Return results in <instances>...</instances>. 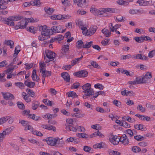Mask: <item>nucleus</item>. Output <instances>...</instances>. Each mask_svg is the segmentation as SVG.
<instances>
[{"mask_svg": "<svg viewBox=\"0 0 155 155\" xmlns=\"http://www.w3.org/2000/svg\"><path fill=\"white\" fill-rule=\"evenodd\" d=\"M97 29V27L96 26L90 27L88 29L85 27H82L81 28L83 35L87 36H91L94 34Z\"/></svg>", "mask_w": 155, "mask_h": 155, "instance_id": "nucleus-1", "label": "nucleus"}, {"mask_svg": "<svg viewBox=\"0 0 155 155\" xmlns=\"http://www.w3.org/2000/svg\"><path fill=\"white\" fill-rule=\"evenodd\" d=\"M91 84L89 83H86L82 86V89L84 90L83 92L86 94V95L90 96L94 94L93 90L91 88Z\"/></svg>", "mask_w": 155, "mask_h": 155, "instance_id": "nucleus-2", "label": "nucleus"}, {"mask_svg": "<svg viewBox=\"0 0 155 155\" xmlns=\"http://www.w3.org/2000/svg\"><path fill=\"white\" fill-rule=\"evenodd\" d=\"M21 19V17L10 16L8 17L7 19L4 21L5 23L9 26H13L15 25L13 21H16Z\"/></svg>", "mask_w": 155, "mask_h": 155, "instance_id": "nucleus-3", "label": "nucleus"}, {"mask_svg": "<svg viewBox=\"0 0 155 155\" xmlns=\"http://www.w3.org/2000/svg\"><path fill=\"white\" fill-rule=\"evenodd\" d=\"M39 30L41 32V35H42L46 36V37H47V38H50V29L47 28L46 25L40 26L39 28Z\"/></svg>", "mask_w": 155, "mask_h": 155, "instance_id": "nucleus-4", "label": "nucleus"}, {"mask_svg": "<svg viewBox=\"0 0 155 155\" xmlns=\"http://www.w3.org/2000/svg\"><path fill=\"white\" fill-rule=\"evenodd\" d=\"M28 24L27 21L25 19L21 20L20 22H18L17 25L15 26V29L17 30L19 28L24 29L26 27Z\"/></svg>", "mask_w": 155, "mask_h": 155, "instance_id": "nucleus-5", "label": "nucleus"}, {"mask_svg": "<svg viewBox=\"0 0 155 155\" xmlns=\"http://www.w3.org/2000/svg\"><path fill=\"white\" fill-rule=\"evenodd\" d=\"M45 53L47 57L50 60V61L54 60L56 56V54L54 52L51 51L49 50H46Z\"/></svg>", "mask_w": 155, "mask_h": 155, "instance_id": "nucleus-6", "label": "nucleus"}, {"mask_svg": "<svg viewBox=\"0 0 155 155\" xmlns=\"http://www.w3.org/2000/svg\"><path fill=\"white\" fill-rule=\"evenodd\" d=\"M88 73L87 71L83 70L79 71L73 74L76 77L80 78H84L87 77L88 75Z\"/></svg>", "mask_w": 155, "mask_h": 155, "instance_id": "nucleus-7", "label": "nucleus"}, {"mask_svg": "<svg viewBox=\"0 0 155 155\" xmlns=\"http://www.w3.org/2000/svg\"><path fill=\"white\" fill-rule=\"evenodd\" d=\"M56 137L54 138L53 137H49L47 138L46 139V141L47 144L51 146H55L56 144Z\"/></svg>", "mask_w": 155, "mask_h": 155, "instance_id": "nucleus-8", "label": "nucleus"}, {"mask_svg": "<svg viewBox=\"0 0 155 155\" xmlns=\"http://www.w3.org/2000/svg\"><path fill=\"white\" fill-rule=\"evenodd\" d=\"M144 84L148 82V81L152 78V75L151 72H148L145 75L141 76Z\"/></svg>", "mask_w": 155, "mask_h": 155, "instance_id": "nucleus-9", "label": "nucleus"}, {"mask_svg": "<svg viewBox=\"0 0 155 155\" xmlns=\"http://www.w3.org/2000/svg\"><path fill=\"white\" fill-rule=\"evenodd\" d=\"M109 140L114 145H117L118 143L120 141V139L117 136H112L111 138H110Z\"/></svg>", "mask_w": 155, "mask_h": 155, "instance_id": "nucleus-10", "label": "nucleus"}, {"mask_svg": "<svg viewBox=\"0 0 155 155\" xmlns=\"http://www.w3.org/2000/svg\"><path fill=\"white\" fill-rule=\"evenodd\" d=\"M56 144L55 146L58 147H63L65 144L64 142L61 139L58 137H56Z\"/></svg>", "mask_w": 155, "mask_h": 155, "instance_id": "nucleus-11", "label": "nucleus"}, {"mask_svg": "<svg viewBox=\"0 0 155 155\" xmlns=\"http://www.w3.org/2000/svg\"><path fill=\"white\" fill-rule=\"evenodd\" d=\"M83 56H82L81 57L75 58L74 60H73L71 63V66L70 64L68 65H64L63 67V68H71V66H73L77 63H78L82 58Z\"/></svg>", "mask_w": 155, "mask_h": 155, "instance_id": "nucleus-12", "label": "nucleus"}, {"mask_svg": "<svg viewBox=\"0 0 155 155\" xmlns=\"http://www.w3.org/2000/svg\"><path fill=\"white\" fill-rule=\"evenodd\" d=\"M15 127L13 126L7 128L3 131L2 133L3 134L4 136L6 135H8L11 133V132L14 130Z\"/></svg>", "mask_w": 155, "mask_h": 155, "instance_id": "nucleus-13", "label": "nucleus"}, {"mask_svg": "<svg viewBox=\"0 0 155 155\" xmlns=\"http://www.w3.org/2000/svg\"><path fill=\"white\" fill-rule=\"evenodd\" d=\"M2 94L3 95L4 99L6 100H11L15 98L14 95L10 93H3Z\"/></svg>", "mask_w": 155, "mask_h": 155, "instance_id": "nucleus-14", "label": "nucleus"}, {"mask_svg": "<svg viewBox=\"0 0 155 155\" xmlns=\"http://www.w3.org/2000/svg\"><path fill=\"white\" fill-rule=\"evenodd\" d=\"M45 68H41L40 72L42 73V76L43 78H45L46 76L48 77L51 75V72L50 71H46Z\"/></svg>", "mask_w": 155, "mask_h": 155, "instance_id": "nucleus-15", "label": "nucleus"}, {"mask_svg": "<svg viewBox=\"0 0 155 155\" xmlns=\"http://www.w3.org/2000/svg\"><path fill=\"white\" fill-rule=\"evenodd\" d=\"M61 76L65 81L67 82H70V75L68 73L66 72H63L61 73Z\"/></svg>", "mask_w": 155, "mask_h": 155, "instance_id": "nucleus-16", "label": "nucleus"}, {"mask_svg": "<svg viewBox=\"0 0 155 155\" xmlns=\"http://www.w3.org/2000/svg\"><path fill=\"white\" fill-rule=\"evenodd\" d=\"M61 27L60 25L54 26L51 28V30L54 33H58L61 32Z\"/></svg>", "mask_w": 155, "mask_h": 155, "instance_id": "nucleus-17", "label": "nucleus"}, {"mask_svg": "<svg viewBox=\"0 0 155 155\" xmlns=\"http://www.w3.org/2000/svg\"><path fill=\"white\" fill-rule=\"evenodd\" d=\"M41 127L43 129H45L49 130H52L54 131H55L56 130V128L53 126L47 124H42L41 125Z\"/></svg>", "mask_w": 155, "mask_h": 155, "instance_id": "nucleus-18", "label": "nucleus"}, {"mask_svg": "<svg viewBox=\"0 0 155 155\" xmlns=\"http://www.w3.org/2000/svg\"><path fill=\"white\" fill-rule=\"evenodd\" d=\"M31 77L33 81L38 82V81L39 78H38V76L36 74V70L34 69L33 70L32 74Z\"/></svg>", "mask_w": 155, "mask_h": 155, "instance_id": "nucleus-19", "label": "nucleus"}, {"mask_svg": "<svg viewBox=\"0 0 155 155\" xmlns=\"http://www.w3.org/2000/svg\"><path fill=\"white\" fill-rule=\"evenodd\" d=\"M64 37L63 36L61 35H59L57 36L55 38H52L50 40V43L53 42L54 41L56 40H57L58 41H59L63 40L64 39Z\"/></svg>", "mask_w": 155, "mask_h": 155, "instance_id": "nucleus-20", "label": "nucleus"}, {"mask_svg": "<svg viewBox=\"0 0 155 155\" xmlns=\"http://www.w3.org/2000/svg\"><path fill=\"white\" fill-rule=\"evenodd\" d=\"M104 145L105 143H104L101 142L100 143H97L94 144L93 145V147L95 149H101L103 148Z\"/></svg>", "mask_w": 155, "mask_h": 155, "instance_id": "nucleus-21", "label": "nucleus"}, {"mask_svg": "<svg viewBox=\"0 0 155 155\" xmlns=\"http://www.w3.org/2000/svg\"><path fill=\"white\" fill-rule=\"evenodd\" d=\"M122 119L127 120L130 123H133L135 121V119L134 118H131L128 116H126L123 117Z\"/></svg>", "mask_w": 155, "mask_h": 155, "instance_id": "nucleus-22", "label": "nucleus"}, {"mask_svg": "<svg viewBox=\"0 0 155 155\" xmlns=\"http://www.w3.org/2000/svg\"><path fill=\"white\" fill-rule=\"evenodd\" d=\"M101 31L104 35L105 36L107 37H109L111 35V31L105 28L103 29Z\"/></svg>", "mask_w": 155, "mask_h": 155, "instance_id": "nucleus-23", "label": "nucleus"}, {"mask_svg": "<svg viewBox=\"0 0 155 155\" xmlns=\"http://www.w3.org/2000/svg\"><path fill=\"white\" fill-rule=\"evenodd\" d=\"M5 43L7 45L9 46L11 48H13L14 46V42L13 41L11 40H5Z\"/></svg>", "mask_w": 155, "mask_h": 155, "instance_id": "nucleus-24", "label": "nucleus"}, {"mask_svg": "<svg viewBox=\"0 0 155 155\" xmlns=\"http://www.w3.org/2000/svg\"><path fill=\"white\" fill-rule=\"evenodd\" d=\"M65 125L66 126V129L67 130L72 131H76L77 129L76 127H74L70 125L65 124Z\"/></svg>", "mask_w": 155, "mask_h": 155, "instance_id": "nucleus-25", "label": "nucleus"}, {"mask_svg": "<svg viewBox=\"0 0 155 155\" xmlns=\"http://www.w3.org/2000/svg\"><path fill=\"white\" fill-rule=\"evenodd\" d=\"M77 47L78 49L81 48H83L84 47V42L81 40H79L78 41L77 43Z\"/></svg>", "mask_w": 155, "mask_h": 155, "instance_id": "nucleus-26", "label": "nucleus"}, {"mask_svg": "<svg viewBox=\"0 0 155 155\" xmlns=\"http://www.w3.org/2000/svg\"><path fill=\"white\" fill-rule=\"evenodd\" d=\"M69 49V46L68 45H64L61 49V53L63 54H65Z\"/></svg>", "mask_w": 155, "mask_h": 155, "instance_id": "nucleus-27", "label": "nucleus"}, {"mask_svg": "<svg viewBox=\"0 0 155 155\" xmlns=\"http://www.w3.org/2000/svg\"><path fill=\"white\" fill-rule=\"evenodd\" d=\"M45 10L46 12L49 15L51 14L54 11L52 8H50L48 7H45Z\"/></svg>", "mask_w": 155, "mask_h": 155, "instance_id": "nucleus-28", "label": "nucleus"}, {"mask_svg": "<svg viewBox=\"0 0 155 155\" xmlns=\"http://www.w3.org/2000/svg\"><path fill=\"white\" fill-rule=\"evenodd\" d=\"M20 47L19 45H18L15 47V53L13 55L14 57H16L20 51Z\"/></svg>", "mask_w": 155, "mask_h": 155, "instance_id": "nucleus-29", "label": "nucleus"}, {"mask_svg": "<svg viewBox=\"0 0 155 155\" xmlns=\"http://www.w3.org/2000/svg\"><path fill=\"white\" fill-rule=\"evenodd\" d=\"M25 84L30 88H32L34 86L35 83V82H33L30 81L27 82L26 81H25Z\"/></svg>", "mask_w": 155, "mask_h": 155, "instance_id": "nucleus-30", "label": "nucleus"}, {"mask_svg": "<svg viewBox=\"0 0 155 155\" xmlns=\"http://www.w3.org/2000/svg\"><path fill=\"white\" fill-rule=\"evenodd\" d=\"M86 0H81L77 4V5L79 7H82L85 5Z\"/></svg>", "mask_w": 155, "mask_h": 155, "instance_id": "nucleus-31", "label": "nucleus"}, {"mask_svg": "<svg viewBox=\"0 0 155 155\" xmlns=\"http://www.w3.org/2000/svg\"><path fill=\"white\" fill-rule=\"evenodd\" d=\"M77 136L78 137L81 138H87L88 137V135L84 133L77 134Z\"/></svg>", "mask_w": 155, "mask_h": 155, "instance_id": "nucleus-32", "label": "nucleus"}, {"mask_svg": "<svg viewBox=\"0 0 155 155\" xmlns=\"http://www.w3.org/2000/svg\"><path fill=\"white\" fill-rule=\"evenodd\" d=\"M137 3L142 6H146L148 4V2L143 0H138L137 1Z\"/></svg>", "mask_w": 155, "mask_h": 155, "instance_id": "nucleus-33", "label": "nucleus"}, {"mask_svg": "<svg viewBox=\"0 0 155 155\" xmlns=\"http://www.w3.org/2000/svg\"><path fill=\"white\" fill-rule=\"evenodd\" d=\"M9 118V116L2 117L0 118V125L5 122Z\"/></svg>", "mask_w": 155, "mask_h": 155, "instance_id": "nucleus-34", "label": "nucleus"}, {"mask_svg": "<svg viewBox=\"0 0 155 155\" xmlns=\"http://www.w3.org/2000/svg\"><path fill=\"white\" fill-rule=\"evenodd\" d=\"M84 150L86 152L92 153V149L90 147L85 146L84 147Z\"/></svg>", "mask_w": 155, "mask_h": 155, "instance_id": "nucleus-35", "label": "nucleus"}, {"mask_svg": "<svg viewBox=\"0 0 155 155\" xmlns=\"http://www.w3.org/2000/svg\"><path fill=\"white\" fill-rule=\"evenodd\" d=\"M25 65L27 67V68H36L37 67V65L34 64L33 63H31L30 64L28 63H25Z\"/></svg>", "mask_w": 155, "mask_h": 155, "instance_id": "nucleus-36", "label": "nucleus"}, {"mask_svg": "<svg viewBox=\"0 0 155 155\" xmlns=\"http://www.w3.org/2000/svg\"><path fill=\"white\" fill-rule=\"evenodd\" d=\"M137 110L141 111V112L144 113L146 111V109L143 107L141 104H139L137 107Z\"/></svg>", "mask_w": 155, "mask_h": 155, "instance_id": "nucleus-37", "label": "nucleus"}, {"mask_svg": "<svg viewBox=\"0 0 155 155\" xmlns=\"http://www.w3.org/2000/svg\"><path fill=\"white\" fill-rule=\"evenodd\" d=\"M17 104L20 109L23 110L25 109V106L22 102L18 101L17 102Z\"/></svg>", "mask_w": 155, "mask_h": 155, "instance_id": "nucleus-38", "label": "nucleus"}, {"mask_svg": "<svg viewBox=\"0 0 155 155\" xmlns=\"http://www.w3.org/2000/svg\"><path fill=\"white\" fill-rule=\"evenodd\" d=\"M93 42L92 41H90L88 42H86L84 45L83 48H89L92 45Z\"/></svg>", "mask_w": 155, "mask_h": 155, "instance_id": "nucleus-39", "label": "nucleus"}, {"mask_svg": "<svg viewBox=\"0 0 155 155\" xmlns=\"http://www.w3.org/2000/svg\"><path fill=\"white\" fill-rule=\"evenodd\" d=\"M68 94V97H75V96L78 97L76 93L74 91L69 92L67 93Z\"/></svg>", "mask_w": 155, "mask_h": 155, "instance_id": "nucleus-40", "label": "nucleus"}, {"mask_svg": "<svg viewBox=\"0 0 155 155\" xmlns=\"http://www.w3.org/2000/svg\"><path fill=\"white\" fill-rule=\"evenodd\" d=\"M124 17L122 16H118L117 17L115 16L114 18L116 21L122 22L124 21Z\"/></svg>", "mask_w": 155, "mask_h": 155, "instance_id": "nucleus-41", "label": "nucleus"}, {"mask_svg": "<svg viewBox=\"0 0 155 155\" xmlns=\"http://www.w3.org/2000/svg\"><path fill=\"white\" fill-rule=\"evenodd\" d=\"M136 81L137 84H144L142 77H141V78L140 77L136 78Z\"/></svg>", "mask_w": 155, "mask_h": 155, "instance_id": "nucleus-42", "label": "nucleus"}, {"mask_svg": "<svg viewBox=\"0 0 155 155\" xmlns=\"http://www.w3.org/2000/svg\"><path fill=\"white\" fill-rule=\"evenodd\" d=\"M43 102L46 105H48L50 106H51L52 105V101H51L47 99H44L43 100Z\"/></svg>", "mask_w": 155, "mask_h": 155, "instance_id": "nucleus-43", "label": "nucleus"}, {"mask_svg": "<svg viewBox=\"0 0 155 155\" xmlns=\"http://www.w3.org/2000/svg\"><path fill=\"white\" fill-rule=\"evenodd\" d=\"M61 2L65 6H69L70 5V2L68 0H62Z\"/></svg>", "mask_w": 155, "mask_h": 155, "instance_id": "nucleus-44", "label": "nucleus"}, {"mask_svg": "<svg viewBox=\"0 0 155 155\" xmlns=\"http://www.w3.org/2000/svg\"><path fill=\"white\" fill-rule=\"evenodd\" d=\"M104 11V12H110L112 13H114L115 12V9L113 8H104L103 9Z\"/></svg>", "mask_w": 155, "mask_h": 155, "instance_id": "nucleus-45", "label": "nucleus"}, {"mask_svg": "<svg viewBox=\"0 0 155 155\" xmlns=\"http://www.w3.org/2000/svg\"><path fill=\"white\" fill-rule=\"evenodd\" d=\"M134 127L136 129L142 130L143 129V125L141 124H136L134 125Z\"/></svg>", "mask_w": 155, "mask_h": 155, "instance_id": "nucleus-46", "label": "nucleus"}, {"mask_svg": "<svg viewBox=\"0 0 155 155\" xmlns=\"http://www.w3.org/2000/svg\"><path fill=\"white\" fill-rule=\"evenodd\" d=\"M121 125L126 128H128L130 127V124L125 121H124L122 122Z\"/></svg>", "mask_w": 155, "mask_h": 155, "instance_id": "nucleus-47", "label": "nucleus"}, {"mask_svg": "<svg viewBox=\"0 0 155 155\" xmlns=\"http://www.w3.org/2000/svg\"><path fill=\"white\" fill-rule=\"evenodd\" d=\"M55 114H47L45 115V117L47 118L48 119H51L52 118H54L56 117Z\"/></svg>", "mask_w": 155, "mask_h": 155, "instance_id": "nucleus-48", "label": "nucleus"}, {"mask_svg": "<svg viewBox=\"0 0 155 155\" xmlns=\"http://www.w3.org/2000/svg\"><path fill=\"white\" fill-rule=\"evenodd\" d=\"M109 154L110 155H120V153L117 151L110 150L109 151Z\"/></svg>", "mask_w": 155, "mask_h": 155, "instance_id": "nucleus-49", "label": "nucleus"}, {"mask_svg": "<svg viewBox=\"0 0 155 155\" xmlns=\"http://www.w3.org/2000/svg\"><path fill=\"white\" fill-rule=\"evenodd\" d=\"M80 84L79 82H76L73 84L71 86V89H77L80 86Z\"/></svg>", "mask_w": 155, "mask_h": 155, "instance_id": "nucleus-50", "label": "nucleus"}, {"mask_svg": "<svg viewBox=\"0 0 155 155\" xmlns=\"http://www.w3.org/2000/svg\"><path fill=\"white\" fill-rule=\"evenodd\" d=\"M30 4H31V5H36L37 6H40L41 3L40 2H37L36 0H35L34 1H31L30 2Z\"/></svg>", "mask_w": 155, "mask_h": 155, "instance_id": "nucleus-51", "label": "nucleus"}, {"mask_svg": "<svg viewBox=\"0 0 155 155\" xmlns=\"http://www.w3.org/2000/svg\"><path fill=\"white\" fill-rule=\"evenodd\" d=\"M26 90L27 92L29 95H30L31 97H33L35 96V93L33 91L29 88L27 89Z\"/></svg>", "mask_w": 155, "mask_h": 155, "instance_id": "nucleus-52", "label": "nucleus"}, {"mask_svg": "<svg viewBox=\"0 0 155 155\" xmlns=\"http://www.w3.org/2000/svg\"><path fill=\"white\" fill-rule=\"evenodd\" d=\"M28 140L31 143L33 144L35 143L37 145H38L39 143V142L38 141L36 140H35L32 138L28 139Z\"/></svg>", "mask_w": 155, "mask_h": 155, "instance_id": "nucleus-53", "label": "nucleus"}, {"mask_svg": "<svg viewBox=\"0 0 155 155\" xmlns=\"http://www.w3.org/2000/svg\"><path fill=\"white\" fill-rule=\"evenodd\" d=\"M103 9H104V8H101L99 9H97L96 15H102L103 13L104 12Z\"/></svg>", "mask_w": 155, "mask_h": 155, "instance_id": "nucleus-54", "label": "nucleus"}, {"mask_svg": "<svg viewBox=\"0 0 155 155\" xmlns=\"http://www.w3.org/2000/svg\"><path fill=\"white\" fill-rule=\"evenodd\" d=\"M117 3L120 5H127L128 2L120 0L117 1Z\"/></svg>", "mask_w": 155, "mask_h": 155, "instance_id": "nucleus-55", "label": "nucleus"}, {"mask_svg": "<svg viewBox=\"0 0 155 155\" xmlns=\"http://www.w3.org/2000/svg\"><path fill=\"white\" fill-rule=\"evenodd\" d=\"M15 84L16 86L20 88H21L24 87V84L21 82H18L15 83Z\"/></svg>", "mask_w": 155, "mask_h": 155, "instance_id": "nucleus-56", "label": "nucleus"}, {"mask_svg": "<svg viewBox=\"0 0 155 155\" xmlns=\"http://www.w3.org/2000/svg\"><path fill=\"white\" fill-rule=\"evenodd\" d=\"M155 54V50L150 51L148 54V57L150 58H153Z\"/></svg>", "mask_w": 155, "mask_h": 155, "instance_id": "nucleus-57", "label": "nucleus"}, {"mask_svg": "<svg viewBox=\"0 0 155 155\" xmlns=\"http://www.w3.org/2000/svg\"><path fill=\"white\" fill-rule=\"evenodd\" d=\"M94 87L95 88H98L101 90H102L104 88V86L101 84H95Z\"/></svg>", "mask_w": 155, "mask_h": 155, "instance_id": "nucleus-58", "label": "nucleus"}, {"mask_svg": "<svg viewBox=\"0 0 155 155\" xmlns=\"http://www.w3.org/2000/svg\"><path fill=\"white\" fill-rule=\"evenodd\" d=\"M132 150L134 152H139L141 150L140 148L137 146L133 147Z\"/></svg>", "mask_w": 155, "mask_h": 155, "instance_id": "nucleus-59", "label": "nucleus"}, {"mask_svg": "<svg viewBox=\"0 0 155 155\" xmlns=\"http://www.w3.org/2000/svg\"><path fill=\"white\" fill-rule=\"evenodd\" d=\"M16 58H14V59L13 61L8 65V68H10V67H13V68L16 67V66L13 65L14 64H16Z\"/></svg>", "mask_w": 155, "mask_h": 155, "instance_id": "nucleus-60", "label": "nucleus"}, {"mask_svg": "<svg viewBox=\"0 0 155 155\" xmlns=\"http://www.w3.org/2000/svg\"><path fill=\"white\" fill-rule=\"evenodd\" d=\"M126 131V133L129 134L130 137L133 136L134 132L130 129H128Z\"/></svg>", "mask_w": 155, "mask_h": 155, "instance_id": "nucleus-61", "label": "nucleus"}, {"mask_svg": "<svg viewBox=\"0 0 155 155\" xmlns=\"http://www.w3.org/2000/svg\"><path fill=\"white\" fill-rule=\"evenodd\" d=\"M150 118L149 117L147 116L143 115L141 120H146L147 121H149L150 120Z\"/></svg>", "mask_w": 155, "mask_h": 155, "instance_id": "nucleus-62", "label": "nucleus"}, {"mask_svg": "<svg viewBox=\"0 0 155 155\" xmlns=\"http://www.w3.org/2000/svg\"><path fill=\"white\" fill-rule=\"evenodd\" d=\"M30 110L28 109L27 110H25L21 112L22 114L23 115H28L30 113Z\"/></svg>", "mask_w": 155, "mask_h": 155, "instance_id": "nucleus-63", "label": "nucleus"}, {"mask_svg": "<svg viewBox=\"0 0 155 155\" xmlns=\"http://www.w3.org/2000/svg\"><path fill=\"white\" fill-rule=\"evenodd\" d=\"M76 129L80 132H84L85 130L84 127L81 126H77Z\"/></svg>", "mask_w": 155, "mask_h": 155, "instance_id": "nucleus-64", "label": "nucleus"}]
</instances>
